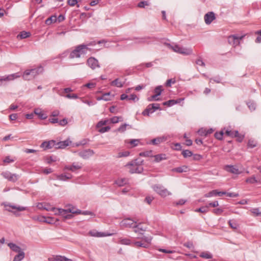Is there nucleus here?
<instances>
[{"label": "nucleus", "mask_w": 261, "mask_h": 261, "mask_svg": "<svg viewBox=\"0 0 261 261\" xmlns=\"http://www.w3.org/2000/svg\"><path fill=\"white\" fill-rule=\"evenodd\" d=\"M88 50H90V49L88 47V45L84 44L79 45L70 52L69 58L70 59L80 58L82 56L86 55Z\"/></svg>", "instance_id": "1"}, {"label": "nucleus", "mask_w": 261, "mask_h": 261, "mask_svg": "<svg viewBox=\"0 0 261 261\" xmlns=\"http://www.w3.org/2000/svg\"><path fill=\"white\" fill-rule=\"evenodd\" d=\"M165 45L173 51L183 55L187 56L193 54L191 48H185L177 44H171L168 43H165Z\"/></svg>", "instance_id": "2"}, {"label": "nucleus", "mask_w": 261, "mask_h": 261, "mask_svg": "<svg viewBox=\"0 0 261 261\" xmlns=\"http://www.w3.org/2000/svg\"><path fill=\"white\" fill-rule=\"evenodd\" d=\"M143 163V160L137 161L136 160L127 164L125 166L128 168L130 173H141L143 171V168L141 166Z\"/></svg>", "instance_id": "3"}, {"label": "nucleus", "mask_w": 261, "mask_h": 261, "mask_svg": "<svg viewBox=\"0 0 261 261\" xmlns=\"http://www.w3.org/2000/svg\"><path fill=\"white\" fill-rule=\"evenodd\" d=\"M43 72V67L41 66L30 70H26L23 73V78L25 80H30Z\"/></svg>", "instance_id": "4"}, {"label": "nucleus", "mask_w": 261, "mask_h": 261, "mask_svg": "<svg viewBox=\"0 0 261 261\" xmlns=\"http://www.w3.org/2000/svg\"><path fill=\"white\" fill-rule=\"evenodd\" d=\"M152 189L156 193L162 197H165L172 194L171 192L169 191L162 185H154L152 186Z\"/></svg>", "instance_id": "5"}, {"label": "nucleus", "mask_w": 261, "mask_h": 261, "mask_svg": "<svg viewBox=\"0 0 261 261\" xmlns=\"http://www.w3.org/2000/svg\"><path fill=\"white\" fill-rule=\"evenodd\" d=\"M57 211L58 212V213L64 215L67 213H71L72 214H82L84 215H92L93 213L90 211H81V210L78 211H74L73 208H68L66 210H64L62 208H58L57 209Z\"/></svg>", "instance_id": "6"}, {"label": "nucleus", "mask_w": 261, "mask_h": 261, "mask_svg": "<svg viewBox=\"0 0 261 261\" xmlns=\"http://www.w3.org/2000/svg\"><path fill=\"white\" fill-rule=\"evenodd\" d=\"M158 110H161L159 103L150 104L147 106L146 109L143 111L142 114L144 116H149L150 113H153Z\"/></svg>", "instance_id": "7"}, {"label": "nucleus", "mask_w": 261, "mask_h": 261, "mask_svg": "<svg viewBox=\"0 0 261 261\" xmlns=\"http://www.w3.org/2000/svg\"><path fill=\"white\" fill-rule=\"evenodd\" d=\"M1 174L5 178L12 182L16 181L20 177L18 174H12L9 171L3 172Z\"/></svg>", "instance_id": "8"}, {"label": "nucleus", "mask_w": 261, "mask_h": 261, "mask_svg": "<svg viewBox=\"0 0 261 261\" xmlns=\"http://www.w3.org/2000/svg\"><path fill=\"white\" fill-rule=\"evenodd\" d=\"M4 206L5 207V209L6 211L10 212H12L15 214V215H17L15 212H13L10 208H12L14 210H16L17 211L21 212L23 211L27 210V207L24 206H17L15 205H12L11 204H4Z\"/></svg>", "instance_id": "9"}, {"label": "nucleus", "mask_w": 261, "mask_h": 261, "mask_svg": "<svg viewBox=\"0 0 261 261\" xmlns=\"http://www.w3.org/2000/svg\"><path fill=\"white\" fill-rule=\"evenodd\" d=\"M243 38V36L238 37L235 35H231L228 37V42L230 44L236 46L240 44V40L242 39Z\"/></svg>", "instance_id": "10"}, {"label": "nucleus", "mask_w": 261, "mask_h": 261, "mask_svg": "<svg viewBox=\"0 0 261 261\" xmlns=\"http://www.w3.org/2000/svg\"><path fill=\"white\" fill-rule=\"evenodd\" d=\"M137 222L134 221L130 218H126L124 219L120 223V225L121 227H128V228H134L136 227V226H134Z\"/></svg>", "instance_id": "11"}, {"label": "nucleus", "mask_w": 261, "mask_h": 261, "mask_svg": "<svg viewBox=\"0 0 261 261\" xmlns=\"http://www.w3.org/2000/svg\"><path fill=\"white\" fill-rule=\"evenodd\" d=\"M20 75L18 73L11 74L8 75L0 77V86L2 85L3 82H10L14 80L15 79L19 77Z\"/></svg>", "instance_id": "12"}, {"label": "nucleus", "mask_w": 261, "mask_h": 261, "mask_svg": "<svg viewBox=\"0 0 261 261\" xmlns=\"http://www.w3.org/2000/svg\"><path fill=\"white\" fill-rule=\"evenodd\" d=\"M78 154L83 159H88L94 154V152L93 150L88 149L81 151Z\"/></svg>", "instance_id": "13"}, {"label": "nucleus", "mask_w": 261, "mask_h": 261, "mask_svg": "<svg viewBox=\"0 0 261 261\" xmlns=\"http://www.w3.org/2000/svg\"><path fill=\"white\" fill-rule=\"evenodd\" d=\"M87 64L92 69L100 67L98 61L93 57H90L87 60Z\"/></svg>", "instance_id": "14"}, {"label": "nucleus", "mask_w": 261, "mask_h": 261, "mask_svg": "<svg viewBox=\"0 0 261 261\" xmlns=\"http://www.w3.org/2000/svg\"><path fill=\"white\" fill-rule=\"evenodd\" d=\"M71 143V141L69 139L58 142H56L55 148L56 149H63L69 146Z\"/></svg>", "instance_id": "15"}, {"label": "nucleus", "mask_w": 261, "mask_h": 261, "mask_svg": "<svg viewBox=\"0 0 261 261\" xmlns=\"http://www.w3.org/2000/svg\"><path fill=\"white\" fill-rule=\"evenodd\" d=\"M205 22L206 24H210L216 18L215 14L213 12L207 13L204 17Z\"/></svg>", "instance_id": "16"}, {"label": "nucleus", "mask_w": 261, "mask_h": 261, "mask_svg": "<svg viewBox=\"0 0 261 261\" xmlns=\"http://www.w3.org/2000/svg\"><path fill=\"white\" fill-rule=\"evenodd\" d=\"M55 145L56 141L54 140H50L49 141H44L41 143L40 146L44 148L45 149H47L55 147Z\"/></svg>", "instance_id": "17"}, {"label": "nucleus", "mask_w": 261, "mask_h": 261, "mask_svg": "<svg viewBox=\"0 0 261 261\" xmlns=\"http://www.w3.org/2000/svg\"><path fill=\"white\" fill-rule=\"evenodd\" d=\"M224 169L226 171L235 174H240L241 172L239 169L233 165H226L225 166Z\"/></svg>", "instance_id": "18"}, {"label": "nucleus", "mask_w": 261, "mask_h": 261, "mask_svg": "<svg viewBox=\"0 0 261 261\" xmlns=\"http://www.w3.org/2000/svg\"><path fill=\"white\" fill-rule=\"evenodd\" d=\"M34 112V114L37 115L38 117L42 120L46 119L47 117V115L45 114L43 111L40 108L35 109Z\"/></svg>", "instance_id": "19"}, {"label": "nucleus", "mask_w": 261, "mask_h": 261, "mask_svg": "<svg viewBox=\"0 0 261 261\" xmlns=\"http://www.w3.org/2000/svg\"><path fill=\"white\" fill-rule=\"evenodd\" d=\"M82 167L81 164L74 163L71 166H66L65 169L74 172L76 170L82 168Z\"/></svg>", "instance_id": "20"}, {"label": "nucleus", "mask_w": 261, "mask_h": 261, "mask_svg": "<svg viewBox=\"0 0 261 261\" xmlns=\"http://www.w3.org/2000/svg\"><path fill=\"white\" fill-rule=\"evenodd\" d=\"M167 139V138L165 136L159 137L151 140V143L153 145H158L161 143L166 141Z\"/></svg>", "instance_id": "21"}, {"label": "nucleus", "mask_w": 261, "mask_h": 261, "mask_svg": "<svg viewBox=\"0 0 261 261\" xmlns=\"http://www.w3.org/2000/svg\"><path fill=\"white\" fill-rule=\"evenodd\" d=\"M189 170V167L187 166L184 165L172 169V171L176 172L178 173L187 172Z\"/></svg>", "instance_id": "22"}, {"label": "nucleus", "mask_w": 261, "mask_h": 261, "mask_svg": "<svg viewBox=\"0 0 261 261\" xmlns=\"http://www.w3.org/2000/svg\"><path fill=\"white\" fill-rule=\"evenodd\" d=\"M8 246L10 247V248L12 250H13V251H14L15 252L19 253L20 252H23V251L21 250V248L14 243H10L8 244Z\"/></svg>", "instance_id": "23"}, {"label": "nucleus", "mask_w": 261, "mask_h": 261, "mask_svg": "<svg viewBox=\"0 0 261 261\" xmlns=\"http://www.w3.org/2000/svg\"><path fill=\"white\" fill-rule=\"evenodd\" d=\"M154 158V162L158 163L167 159L165 154L161 153L152 156Z\"/></svg>", "instance_id": "24"}, {"label": "nucleus", "mask_w": 261, "mask_h": 261, "mask_svg": "<svg viewBox=\"0 0 261 261\" xmlns=\"http://www.w3.org/2000/svg\"><path fill=\"white\" fill-rule=\"evenodd\" d=\"M48 259L49 261H73L70 259L62 256H57L56 257L49 258Z\"/></svg>", "instance_id": "25"}, {"label": "nucleus", "mask_w": 261, "mask_h": 261, "mask_svg": "<svg viewBox=\"0 0 261 261\" xmlns=\"http://www.w3.org/2000/svg\"><path fill=\"white\" fill-rule=\"evenodd\" d=\"M124 84V82H122L119 79H116L111 83L112 86H114L117 87L121 88L122 87Z\"/></svg>", "instance_id": "26"}, {"label": "nucleus", "mask_w": 261, "mask_h": 261, "mask_svg": "<svg viewBox=\"0 0 261 261\" xmlns=\"http://www.w3.org/2000/svg\"><path fill=\"white\" fill-rule=\"evenodd\" d=\"M199 256L203 258L211 259L213 258V255L209 251H203L200 253Z\"/></svg>", "instance_id": "27"}, {"label": "nucleus", "mask_w": 261, "mask_h": 261, "mask_svg": "<svg viewBox=\"0 0 261 261\" xmlns=\"http://www.w3.org/2000/svg\"><path fill=\"white\" fill-rule=\"evenodd\" d=\"M24 256L25 253L23 251L19 252L14 256L13 261H21L24 258Z\"/></svg>", "instance_id": "28"}, {"label": "nucleus", "mask_w": 261, "mask_h": 261, "mask_svg": "<svg viewBox=\"0 0 261 261\" xmlns=\"http://www.w3.org/2000/svg\"><path fill=\"white\" fill-rule=\"evenodd\" d=\"M225 134L227 136L234 137L239 135V132L238 130H226L225 132Z\"/></svg>", "instance_id": "29"}, {"label": "nucleus", "mask_w": 261, "mask_h": 261, "mask_svg": "<svg viewBox=\"0 0 261 261\" xmlns=\"http://www.w3.org/2000/svg\"><path fill=\"white\" fill-rule=\"evenodd\" d=\"M228 224L230 227L233 229L237 230L239 228V224L234 220H230L228 221Z\"/></svg>", "instance_id": "30"}, {"label": "nucleus", "mask_w": 261, "mask_h": 261, "mask_svg": "<svg viewBox=\"0 0 261 261\" xmlns=\"http://www.w3.org/2000/svg\"><path fill=\"white\" fill-rule=\"evenodd\" d=\"M119 242L121 244L125 245H129L132 243L131 240L128 238H120Z\"/></svg>", "instance_id": "31"}, {"label": "nucleus", "mask_w": 261, "mask_h": 261, "mask_svg": "<svg viewBox=\"0 0 261 261\" xmlns=\"http://www.w3.org/2000/svg\"><path fill=\"white\" fill-rule=\"evenodd\" d=\"M141 238L142 240V241L144 242L148 247L150 246L152 239L151 236H144Z\"/></svg>", "instance_id": "32"}, {"label": "nucleus", "mask_w": 261, "mask_h": 261, "mask_svg": "<svg viewBox=\"0 0 261 261\" xmlns=\"http://www.w3.org/2000/svg\"><path fill=\"white\" fill-rule=\"evenodd\" d=\"M148 38L143 37V38H134L132 40H135V43H148L147 42Z\"/></svg>", "instance_id": "33"}, {"label": "nucleus", "mask_w": 261, "mask_h": 261, "mask_svg": "<svg viewBox=\"0 0 261 261\" xmlns=\"http://www.w3.org/2000/svg\"><path fill=\"white\" fill-rule=\"evenodd\" d=\"M140 224H139L138 225L135 224L134 226H136V227L133 228L134 229V231L136 233L142 234V232L141 231H145L146 230V228H144L142 227H140Z\"/></svg>", "instance_id": "34"}, {"label": "nucleus", "mask_w": 261, "mask_h": 261, "mask_svg": "<svg viewBox=\"0 0 261 261\" xmlns=\"http://www.w3.org/2000/svg\"><path fill=\"white\" fill-rule=\"evenodd\" d=\"M72 177L71 175L69 174L67 175H64V174H61L59 175H58L57 177V178L60 180H66L67 179L71 178Z\"/></svg>", "instance_id": "35"}, {"label": "nucleus", "mask_w": 261, "mask_h": 261, "mask_svg": "<svg viewBox=\"0 0 261 261\" xmlns=\"http://www.w3.org/2000/svg\"><path fill=\"white\" fill-rule=\"evenodd\" d=\"M30 36L29 32L22 31L17 35V38L20 39H24L29 37Z\"/></svg>", "instance_id": "36"}, {"label": "nucleus", "mask_w": 261, "mask_h": 261, "mask_svg": "<svg viewBox=\"0 0 261 261\" xmlns=\"http://www.w3.org/2000/svg\"><path fill=\"white\" fill-rule=\"evenodd\" d=\"M208 211V206H202L195 210V212H200L202 213H206Z\"/></svg>", "instance_id": "37"}, {"label": "nucleus", "mask_w": 261, "mask_h": 261, "mask_svg": "<svg viewBox=\"0 0 261 261\" xmlns=\"http://www.w3.org/2000/svg\"><path fill=\"white\" fill-rule=\"evenodd\" d=\"M89 233L91 236L96 237H102L106 236L103 232H95L94 231H91L89 232Z\"/></svg>", "instance_id": "38"}, {"label": "nucleus", "mask_w": 261, "mask_h": 261, "mask_svg": "<svg viewBox=\"0 0 261 261\" xmlns=\"http://www.w3.org/2000/svg\"><path fill=\"white\" fill-rule=\"evenodd\" d=\"M181 154L185 158L192 156L193 155L192 152L189 150H183Z\"/></svg>", "instance_id": "39"}, {"label": "nucleus", "mask_w": 261, "mask_h": 261, "mask_svg": "<svg viewBox=\"0 0 261 261\" xmlns=\"http://www.w3.org/2000/svg\"><path fill=\"white\" fill-rule=\"evenodd\" d=\"M246 182L249 184H254L259 182V181L254 176H252L250 177L247 178L246 179Z\"/></svg>", "instance_id": "40"}, {"label": "nucleus", "mask_w": 261, "mask_h": 261, "mask_svg": "<svg viewBox=\"0 0 261 261\" xmlns=\"http://www.w3.org/2000/svg\"><path fill=\"white\" fill-rule=\"evenodd\" d=\"M57 21V17L56 16H51L45 20V23L47 25L50 24L53 22H55Z\"/></svg>", "instance_id": "41"}, {"label": "nucleus", "mask_w": 261, "mask_h": 261, "mask_svg": "<svg viewBox=\"0 0 261 261\" xmlns=\"http://www.w3.org/2000/svg\"><path fill=\"white\" fill-rule=\"evenodd\" d=\"M126 182L127 180L125 178L118 179L115 181V184L120 187L123 186L124 185L126 184Z\"/></svg>", "instance_id": "42"}, {"label": "nucleus", "mask_w": 261, "mask_h": 261, "mask_svg": "<svg viewBox=\"0 0 261 261\" xmlns=\"http://www.w3.org/2000/svg\"><path fill=\"white\" fill-rule=\"evenodd\" d=\"M176 104L175 99H171L163 103L164 106H167L168 107H171Z\"/></svg>", "instance_id": "43"}, {"label": "nucleus", "mask_w": 261, "mask_h": 261, "mask_svg": "<svg viewBox=\"0 0 261 261\" xmlns=\"http://www.w3.org/2000/svg\"><path fill=\"white\" fill-rule=\"evenodd\" d=\"M213 132V129L211 128V129H208L207 131L203 130L202 129L199 130L198 131V133L201 136H202V135L206 136L208 134H211Z\"/></svg>", "instance_id": "44"}, {"label": "nucleus", "mask_w": 261, "mask_h": 261, "mask_svg": "<svg viewBox=\"0 0 261 261\" xmlns=\"http://www.w3.org/2000/svg\"><path fill=\"white\" fill-rule=\"evenodd\" d=\"M225 133H224V130H222L219 132H216L215 134V137L216 138L219 140H221L223 139V136Z\"/></svg>", "instance_id": "45"}, {"label": "nucleus", "mask_w": 261, "mask_h": 261, "mask_svg": "<svg viewBox=\"0 0 261 261\" xmlns=\"http://www.w3.org/2000/svg\"><path fill=\"white\" fill-rule=\"evenodd\" d=\"M162 91L163 89L162 86H158L156 87L154 90V92L155 93V94H156L158 96L161 95Z\"/></svg>", "instance_id": "46"}, {"label": "nucleus", "mask_w": 261, "mask_h": 261, "mask_svg": "<svg viewBox=\"0 0 261 261\" xmlns=\"http://www.w3.org/2000/svg\"><path fill=\"white\" fill-rule=\"evenodd\" d=\"M134 245L137 247H140L143 248H148V246L143 241L142 242H136L134 243Z\"/></svg>", "instance_id": "47"}, {"label": "nucleus", "mask_w": 261, "mask_h": 261, "mask_svg": "<svg viewBox=\"0 0 261 261\" xmlns=\"http://www.w3.org/2000/svg\"><path fill=\"white\" fill-rule=\"evenodd\" d=\"M214 196H217V190H212L204 195L205 197H213Z\"/></svg>", "instance_id": "48"}, {"label": "nucleus", "mask_w": 261, "mask_h": 261, "mask_svg": "<svg viewBox=\"0 0 261 261\" xmlns=\"http://www.w3.org/2000/svg\"><path fill=\"white\" fill-rule=\"evenodd\" d=\"M139 155L141 156H152V151H147L144 152H142L139 153Z\"/></svg>", "instance_id": "49"}, {"label": "nucleus", "mask_w": 261, "mask_h": 261, "mask_svg": "<svg viewBox=\"0 0 261 261\" xmlns=\"http://www.w3.org/2000/svg\"><path fill=\"white\" fill-rule=\"evenodd\" d=\"M128 126L127 124H122L118 129L117 131L120 133H123L126 130V126Z\"/></svg>", "instance_id": "50"}, {"label": "nucleus", "mask_w": 261, "mask_h": 261, "mask_svg": "<svg viewBox=\"0 0 261 261\" xmlns=\"http://www.w3.org/2000/svg\"><path fill=\"white\" fill-rule=\"evenodd\" d=\"M158 96L156 94L153 95L147 98V100L148 101H160V99L159 98H157Z\"/></svg>", "instance_id": "51"}, {"label": "nucleus", "mask_w": 261, "mask_h": 261, "mask_svg": "<svg viewBox=\"0 0 261 261\" xmlns=\"http://www.w3.org/2000/svg\"><path fill=\"white\" fill-rule=\"evenodd\" d=\"M249 109L251 110V111H254L255 110V108H256V105L253 102H248L247 103Z\"/></svg>", "instance_id": "52"}, {"label": "nucleus", "mask_w": 261, "mask_h": 261, "mask_svg": "<svg viewBox=\"0 0 261 261\" xmlns=\"http://www.w3.org/2000/svg\"><path fill=\"white\" fill-rule=\"evenodd\" d=\"M256 146V143L254 140H249L248 143V146L252 148Z\"/></svg>", "instance_id": "53"}, {"label": "nucleus", "mask_w": 261, "mask_h": 261, "mask_svg": "<svg viewBox=\"0 0 261 261\" xmlns=\"http://www.w3.org/2000/svg\"><path fill=\"white\" fill-rule=\"evenodd\" d=\"M128 99L130 100H133L134 101H137L139 100V98L137 97L136 95L133 94L128 96Z\"/></svg>", "instance_id": "54"}, {"label": "nucleus", "mask_w": 261, "mask_h": 261, "mask_svg": "<svg viewBox=\"0 0 261 261\" xmlns=\"http://www.w3.org/2000/svg\"><path fill=\"white\" fill-rule=\"evenodd\" d=\"M108 122V120H101L97 123V124L96 125V127H100L102 126L107 124Z\"/></svg>", "instance_id": "55"}, {"label": "nucleus", "mask_w": 261, "mask_h": 261, "mask_svg": "<svg viewBox=\"0 0 261 261\" xmlns=\"http://www.w3.org/2000/svg\"><path fill=\"white\" fill-rule=\"evenodd\" d=\"M193 160L194 161H200L202 159V155L199 154H195L192 155Z\"/></svg>", "instance_id": "56"}, {"label": "nucleus", "mask_w": 261, "mask_h": 261, "mask_svg": "<svg viewBox=\"0 0 261 261\" xmlns=\"http://www.w3.org/2000/svg\"><path fill=\"white\" fill-rule=\"evenodd\" d=\"M149 4L147 1H141L138 4V7L140 8H144L145 6H148Z\"/></svg>", "instance_id": "57"}, {"label": "nucleus", "mask_w": 261, "mask_h": 261, "mask_svg": "<svg viewBox=\"0 0 261 261\" xmlns=\"http://www.w3.org/2000/svg\"><path fill=\"white\" fill-rule=\"evenodd\" d=\"M139 142L138 139H132L129 141V143L133 145V147L137 146Z\"/></svg>", "instance_id": "58"}, {"label": "nucleus", "mask_w": 261, "mask_h": 261, "mask_svg": "<svg viewBox=\"0 0 261 261\" xmlns=\"http://www.w3.org/2000/svg\"><path fill=\"white\" fill-rule=\"evenodd\" d=\"M95 86H96V83H87V84L84 85L83 86L87 87L88 88H89V89H92V88H94L95 87Z\"/></svg>", "instance_id": "59"}, {"label": "nucleus", "mask_w": 261, "mask_h": 261, "mask_svg": "<svg viewBox=\"0 0 261 261\" xmlns=\"http://www.w3.org/2000/svg\"><path fill=\"white\" fill-rule=\"evenodd\" d=\"M251 212L256 216H261V212H259L258 208H253L251 210Z\"/></svg>", "instance_id": "60"}, {"label": "nucleus", "mask_w": 261, "mask_h": 261, "mask_svg": "<svg viewBox=\"0 0 261 261\" xmlns=\"http://www.w3.org/2000/svg\"><path fill=\"white\" fill-rule=\"evenodd\" d=\"M110 129H111V127L109 126H107L101 127V128H100V129L99 130V132L100 133H104L105 132H108Z\"/></svg>", "instance_id": "61"}, {"label": "nucleus", "mask_w": 261, "mask_h": 261, "mask_svg": "<svg viewBox=\"0 0 261 261\" xmlns=\"http://www.w3.org/2000/svg\"><path fill=\"white\" fill-rule=\"evenodd\" d=\"M223 212V210L220 208L214 209L213 211V212L217 215H221Z\"/></svg>", "instance_id": "62"}, {"label": "nucleus", "mask_w": 261, "mask_h": 261, "mask_svg": "<svg viewBox=\"0 0 261 261\" xmlns=\"http://www.w3.org/2000/svg\"><path fill=\"white\" fill-rule=\"evenodd\" d=\"M110 121L112 123H116L119 121V117L114 116L110 119Z\"/></svg>", "instance_id": "63"}, {"label": "nucleus", "mask_w": 261, "mask_h": 261, "mask_svg": "<svg viewBox=\"0 0 261 261\" xmlns=\"http://www.w3.org/2000/svg\"><path fill=\"white\" fill-rule=\"evenodd\" d=\"M90 142V140L88 139H84L80 141V144L81 146H84Z\"/></svg>", "instance_id": "64"}]
</instances>
